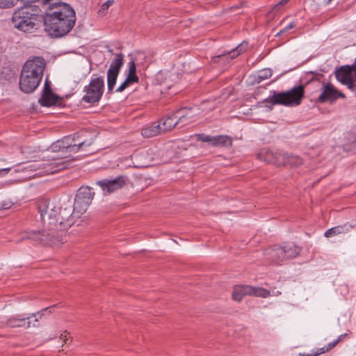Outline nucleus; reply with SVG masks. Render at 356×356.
I'll list each match as a JSON object with an SVG mask.
<instances>
[{"label":"nucleus","mask_w":356,"mask_h":356,"mask_svg":"<svg viewBox=\"0 0 356 356\" xmlns=\"http://www.w3.org/2000/svg\"><path fill=\"white\" fill-rule=\"evenodd\" d=\"M36 203L43 222V229L42 231H32L26 233L22 239H30L50 245L63 243V238L58 232V218H57L60 209L55 203L51 202L46 198H40Z\"/></svg>","instance_id":"nucleus-1"},{"label":"nucleus","mask_w":356,"mask_h":356,"mask_svg":"<svg viewBox=\"0 0 356 356\" xmlns=\"http://www.w3.org/2000/svg\"><path fill=\"white\" fill-rule=\"evenodd\" d=\"M44 9L43 16L45 30L54 38H60L67 34L74 26L76 15L74 9L68 4L50 2Z\"/></svg>","instance_id":"nucleus-2"},{"label":"nucleus","mask_w":356,"mask_h":356,"mask_svg":"<svg viewBox=\"0 0 356 356\" xmlns=\"http://www.w3.org/2000/svg\"><path fill=\"white\" fill-rule=\"evenodd\" d=\"M46 67L45 60L35 56L25 62L20 74L19 86L24 93H31L40 85Z\"/></svg>","instance_id":"nucleus-3"},{"label":"nucleus","mask_w":356,"mask_h":356,"mask_svg":"<svg viewBox=\"0 0 356 356\" xmlns=\"http://www.w3.org/2000/svg\"><path fill=\"white\" fill-rule=\"evenodd\" d=\"M42 13L39 5L29 4L21 7L13 15V26L24 32L36 29L35 21Z\"/></svg>","instance_id":"nucleus-4"},{"label":"nucleus","mask_w":356,"mask_h":356,"mask_svg":"<svg viewBox=\"0 0 356 356\" xmlns=\"http://www.w3.org/2000/svg\"><path fill=\"white\" fill-rule=\"evenodd\" d=\"M305 95V86L299 85L286 92H273V95L265 99L273 105L298 106L300 104Z\"/></svg>","instance_id":"nucleus-5"},{"label":"nucleus","mask_w":356,"mask_h":356,"mask_svg":"<svg viewBox=\"0 0 356 356\" xmlns=\"http://www.w3.org/2000/svg\"><path fill=\"white\" fill-rule=\"evenodd\" d=\"M104 87V81L102 76L92 79L84 88L86 94L82 97V101L90 104L98 102L103 95Z\"/></svg>","instance_id":"nucleus-6"},{"label":"nucleus","mask_w":356,"mask_h":356,"mask_svg":"<svg viewBox=\"0 0 356 356\" xmlns=\"http://www.w3.org/2000/svg\"><path fill=\"white\" fill-rule=\"evenodd\" d=\"M94 195L92 188L89 186L80 187L74 199V212L77 213V215L86 212L93 200Z\"/></svg>","instance_id":"nucleus-7"},{"label":"nucleus","mask_w":356,"mask_h":356,"mask_svg":"<svg viewBox=\"0 0 356 356\" xmlns=\"http://www.w3.org/2000/svg\"><path fill=\"white\" fill-rule=\"evenodd\" d=\"M58 207L60 209L57 216L58 218V228L60 227L58 232L63 236L64 230L73 225L74 218L72 215L76 213L74 212V209L72 210V207L70 203L64 204L63 206H58Z\"/></svg>","instance_id":"nucleus-8"},{"label":"nucleus","mask_w":356,"mask_h":356,"mask_svg":"<svg viewBox=\"0 0 356 356\" xmlns=\"http://www.w3.org/2000/svg\"><path fill=\"white\" fill-rule=\"evenodd\" d=\"M124 56L122 54H117L112 60L107 72L108 90L111 92L115 85L120 70L123 65Z\"/></svg>","instance_id":"nucleus-9"},{"label":"nucleus","mask_w":356,"mask_h":356,"mask_svg":"<svg viewBox=\"0 0 356 356\" xmlns=\"http://www.w3.org/2000/svg\"><path fill=\"white\" fill-rule=\"evenodd\" d=\"M72 143L73 145L72 152L76 153L79 151L89 152L88 149L93 143L94 139L89 137L86 131H81L71 135Z\"/></svg>","instance_id":"nucleus-10"},{"label":"nucleus","mask_w":356,"mask_h":356,"mask_svg":"<svg viewBox=\"0 0 356 356\" xmlns=\"http://www.w3.org/2000/svg\"><path fill=\"white\" fill-rule=\"evenodd\" d=\"M37 314H40V312H38ZM6 325L10 327H36L38 325V318H36V314L33 313L26 317L16 315L10 317L7 320Z\"/></svg>","instance_id":"nucleus-11"},{"label":"nucleus","mask_w":356,"mask_h":356,"mask_svg":"<svg viewBox=\"0 0 356 356\" xmlns=\"http://www.w3.org/2000/svg\"><path fill=\"white\" fill-rule=\"evenodd\" d=\"M127 181L128 179L126 176L119 175L113 179H105L98 181L97 184L101 187L103 191L111 193L121 189L127 184Z\"/></svg>","instance_id":"nucleus-12"},{"label":"nucleus","mask_w":356,"mask_h":356,"mask_svg":"<svg viewBox=\"0 0 356 356\" xmlns=\"http://www.w3.org/2000/svg\"><path fill=\"white\" fill-rule=\"evenodd\" d=\"M353 72H355L356 76V58L353 64L343 65L337 70L335 76L339 82L348 86L355 78L353 76Z\"/></svg>","instance_id":"nucleus-13"},{"label":"nucleus","mask_w":356,"mask_h":356,"mask_svg":"<svg viewBox=\"0 0 356 356\" xmlns=\"http://www.w3.org/2000/svg\"><path fill=\"white\" fill-rule=\"evenodd\" d=\"M39 103L43 106H60L62 104V99L52 92L50 86L46 81L42 95L39 99Z\"/></svg>","instance_id":"nucleus-14"},{"label":"nucleus","mask_w":356,"mask_h":356,"mask_svg":"<svg viewBox=\"0 0 356 356\" xmlns=\"http://www.w3.org/2000/svg\"><path fill=\"white\" fill-rule=\"evenodd\" d=\"M339 97L344 98V94L337 90L331 83H327L323 86V91L318 97V102L319 103L327 102L332 103Z\"/></svg>","instance_id":"nucleus-15"},{"label":"nucleus","mask_w":356,"mask_h":356,"mask_svg":"<svg viewBox=\"0 0 356 356\" xmlns=\"http://www.w3.org/2000/svg\"><path fill=\"white\" fill-rule=\"evenodd\" d=\"M282 246L274 245L268 248L264 251L266 259L274 264H280L285 261Z\"/></svg>","instance_id":"nucleus-16"},{"label":"nucleus","mask_w":356,"mask_h":356,"mask_svg":"<svg viewBox=\"0 0 356 356\" xmlns=\"http://www.w3.org/2000/svg\"><path fill=\"white\" fill-rule=\"evenodd\" d=\"M175 113L181 127L194 121L197 115L191 107L180 108L176 110Z\"/></svg>","instance_id":"nucleus-17"},{"label":"nucleus","mask_w":356,"mask_h":356,"mask_svg":"<svg viewBox=\"0 0 356 356\" xmlns=\"http://www.w3.org/2000/svg\"><path fill=\"white\" fill-rule=\"evenodd\" d=\"M287 154L282 152H272L268 151L266 152V159L268 163L273 165L281 166L286 165Z\"/></svg>","instance_id":"nucleus-18"},{"label":"nucleus","mask_w":356,"mask_h":356,"mask_svg":"<svg viewBox=\"0 0 356 356\" xmlns=\"http://www.w3.org/2000/svg\"><path fill=\"white\" fill-rule=\"evenodd\" d=\"M252 286L249 285H239L234 287L232 298L236 301H241L245 296H251Z\"/></svg>","instance_id":"nucleus-19"},{"label":"nucleus","mask_w":356,"mask_h":356,"mask_svg":"<svg viewBox=\"0 0 356 356\" xmlns=\"http://www.w3.org/2000/svg\"><path fill=\"white\" fill-rule=\"evenodd\" d=\"M162 120L163 122L161 124V129L163 133L172 130L176 125L179 124L177 118H176L175 111L172 115L165 117Z\"/></svg>","instance_id":"nucleus-20"},{"label":"nucleus","mask_w":356,"mask_h":356,"mask_svg":"<svg viewBox=\"0 0 356 356\" xmlns=\"http://www.w3.org/2000/svg\"><path fill=\"white\" fill-rule=\"evenodd\" d=\"M163 133L161 129V124H152L144 127L141 129V134L144 138H151Z\"/></svg>","instance_id":"nucleus-21"},{"label":"nucleus","mask_w":356,"mask_h":356,"mask_svg":"<svg viewBox=\"0 0 356 356\" xmlns=\"http://www.w3.org/2000/svg\"><path fill=\"white\" fill-rule=\"evenodd\" d=\"M232 145V139L226 135H219L213 137L212 146L229 147Z\"/></svg>","instance_id":"nucleus-22"},{"label":"nucleus","mask_w":356,"mask_h":356,"mask_svg":"<svg viewBox=\"0 0 356 356\" xmlns=\"http://www.w3.org/2000/svg\"><path fill=\"white\" fill-rule=\"evenodd\" d=\"M285 260L296 257L300 252L299 248L295 244L285 243L282 246Z\"/></svg>","instance_id":"nucleus-23"},{"label":"nucleus","mask_w":356,"mask_h":356,"mask_svg":"<svg viewBox=\"0 0 356 356\" xmlns=\"http://www.w3.org/2000/svg\"><path fill=\"white\" fill-rule=\"evenodd\" d=\"M71 135L64 137L62 140L57 141L56 147H58L63 152L73 153Z\"/></svg>","instance_id":"nucleus-24"},{"label":"nucleus","mask_w":356,"mask_h":356,"mask_svg":"<svg viewBox=\"0 0 356 356\" xmlns=\"http://www.w3.org/2000/svg\"><path fill=\"white\" fill-rule=\"evenodd\" d=\"M69 161L63 159H55L50 164V170L51 173H54L68 168Z\"/></svg>","instance_id":"nucleus-25"},{"label":"nucleus","mask_w":356,"mask_h":356,"mask_svg":"<svg viewBox=\"0 0 356 356\" xmlns=\"http://www.w3.org/2000/svg\"><path fill=\"white\" fill-rule=\"evenodd\" d=\"M245 51V49L244 48V46H236L234 49L227 51L226 54L218 55V57L227 56L229 58L233 59Z\"/></svg>","instance_id":"nucleus-26"},{"label":"nucleus","mask_w":356,"mask_h":356,"mask_svg":"<svg viewBox=\"0 0 356 356\" xmlns=\"http://www.w3.org/2000/svg\"><path fill=\"white\" fill-rule=\"evenodd\" d=\"M251 296L267 298L270 296V292L264 288L252 286Z\"/></svg>","instance_id":"nucleus-27"},{"label":"nucleus","mask_w":356,"mask_h":356,"mask_svg":"<svg viewBox=\"0 0 356 356\" xmlns=\"http://www.w3.org/2000/svg\"><path fill=\"white\" fill-rule=\"evenodd\" d=\"M347 230L348 229H345L344 226H337V227H332V228L329 229L328 230H327L325 232L324 235L327 238L332 237L335 235L345 233Z\"/></svg>","instance_id":"nucleus-28"},{"label":"nucleus","mask_w":356,"mask_h":356,"mask_svg":"<svg viewBox=\"0 0 356 356\" xmlns=\"http://www.w3.org/2000/svg\"><path fill=\"white\" fill-rule=\"evenodd\" d=\"M286 164L293 166H299L302 164V159L298 156L288 154L286 158Z\"/></svg>","instance_id":"nucleus-29"},{"label":"nucleus","mask_w":356,"mask_h":356,"mask_svg":"<svg viewBox=\"0 0 356 356\" xmlns=\"http://www.w3.org/2000/svg\"><path fill=\"white\" fill-rule=\"evenodd\" d=\"M272 74V71L270 69H264L261 70L257 76L258 82L270 78Z\"/></svg>","instance_id":"nucleus-30"},{"label":"nucleus","mask_w":356,"mask_h":356,"mask_svg":"<svg viewBox=\"0 0 356 356\" xmlns=\"http://www.w3.org/2000/svg\"><path fill=\"white\" fill-rule=\"evenodd\" d=\"M114 3V0H108L102 3L98 11V13L102 15H105L107 13L108 9Z\"/></svg>","instance_id":"nucleus-31"},{"label":"nucleus","mask_w":356,"mask_h":356,"mask_svg":"<svg viewBox=\"0 0 356 356\" xmlns=\"http://www.w3.org/2000/svg\"><path fill=\"white\" fill-rule=\"evenodd\" d=\"M17 0H0V8L6 9L14 6Z\"/></svg>","instance_id":"nucleus-32"},{"label":"nucleus","mask_w":356,"mask_h":356,"mask_svg":"<svg viewBox=\"0 0 356 356\" xmlns=\"http://www.w3.org/2000/svg\"><path fill=\"white\" fill-rule=\"evenodd\" d=\"M213 136H211L206 135L204 134H200L196 135L197 140L209 143L211 145H212V143H213Z\"/></svg>","instance_id":"nucleus-33"},{"label":"nucleus","mask_w":356,"mask_h":356,"mask_svg":"<svg viewBox=\"0 0 356 356\" xmlns=\"http://www.w3.org/2000/svg\"><path fill=\"white\" fill-rule=\"evenodd\" d=\"M26 166H23L21 168H18L17 170H15L16 172H19V171H34L36 170V166L34 163H26Z\"/></svg>","instance_id":"nucleus-34"},{"label":"nucleus","mask_w":356,"mask_h":356,"mask_svg":"<svg viewBox=\"0 0 356 356\" xmlns=\"http://www.w3.org/2000/svg\"><path fill=\"white\" fill-rule=\"evenodd\" d=\"M337 341H334L331 343H329L325 347H323L321 348H320V353L323 354V353H325L329 350H330L331 349H332L333 348H334L337 345Z\"/></svg>","instance_id":"nucleus-35"},{"label":"nucleus","mask_w":356,"mask_h":356,"mask_svg":"<svg viewBox=\"0 0 356 356\" xmlns=\"http://www.w3.org/2000/svg\"><path fill=\"white\" fill-rule=\"evenodd\" d=\"M126 79L128 80L131 84L139 81V78L136 74H128Z\"/></svg>","instance_id":"nucleus-36"},{"label":"nucleus","mask_w":356,"mask_h":356,"mask_svg":"<svg viewBox=\"0 0 356 356\" xmlns=\"http://www.w3.org/2000/svg\"><path fill=\"white\" fill-rule=\"evenodd\" d=\"M126 79L128 80L131 84L139 81V78L136 74H128Z\"/></svg>","instance_id":"nucleus-37"},{"label":"nucleus","mask_w":356,"mask_h":356,"mask_svg":"<svg viewBox=\"0 0 356 356\" xmlns=\"http://www.w3.org/2000/svg\"><path fill=\"white\" fill-rule=\"evenodd\" d=\"M294 27H296V24H295V22H292L288 26H286V27L283 28L278 33H277L276 35H280L286 33L289 30H290L291 29H293Z\"/></svg>","instance_id":"nucleus-38"},{"label":"nucleus","mask_w":356,"mask_h":356,"mask_svg":"<svg viewBox=\"0 0 356 356\" xmlns=\"http://www.w3.org/2000/svg\"><path fill=\"white\" fill-rule=\"evenodd\" d=\"M131 85L129 81L125 79V80L122 82V83L117 88V92H121L124 91L127 87Z\"/></svg>","instance_id":"nucleus-39"},{"label":"nucleus","mask_w":356,"mask_h":356,"mask_svg":"<svg viewBox=\"0 0 356 356\" xmlns=\"http://www.w3.org/2000/svg\"><path fill=\"white\" fill-rule=\"evenodd\" d=\"M128 70H129L128 74H136V67L135 61L134 60H131L128 63Z\"/></svg>","instance_id":"nucleus-40"},{"label":"nucleus","mask_w":356,"mask_h":356,"mask_svg":"<svg viewBox=\"0 0 356 356\" xmlns=\"http://www.w3.org/2000/svg\"><path fill=\"white\" fill-rule=\"evenodd\" d=\"M356 96V76L354 79L347 86Z\"/></svg>","instance_id":"nucleus-41"},{"label":"nucleus","mask_w":356,"mask_h":356,"mask_svg":"<svg viewBox=\"0 0 356 356\" xmlns=\"http://www.w3.org/2000/svg\"><path fill=\"white\" fill-rule=\"evenodd\" d=\"M321 354V353H320V350H318L317 351L312 353H304V354H301L300 355L301 356H318Z\"/></svg>","instance_id":"nucleus-42"},{"label":"nucleus","mask_w":356,"mask_h":356,"mask_svg":"<svg viewBox=\"0 0 356 356\" xmlns=\"http://www.w3.org/2000/svg\"><path fill=\"white\" fill-rule=\"evenodd\" d=\"M282 6H278V3L275 4L271 10V12H278L282 8Z\"/></svg>","instance_id":"nucleus-43"},{"label":"nucleus","mask_w":356,"mask_h":356,"mask_svg":"<svg viewBox=\"0 0 356 356\" xmlns=\"http://www.w3.org/2000/svg\"><path fill=\"white\" fill-rule=\"evenodd\" d=\"M67 332H65L63 334H60V339L61 340H63L65 343H66V341L67 340Z\"/></svg>","instance_id":"nucleus-44"},{"label":"nucleus","mask_w":356,"mask_h":356,"mask_svg":"<svg viewBox=\"0 0 356 356\" xmlns=\"http://www.w3.org/2000/svg\"><path fill=\"white\" fill-rule=\"evenodd\" d=\"M290 0H281L278 2V6H284L285 4H286Z\"/></svg>","instance_id":"nucleus-45"},{"label":"nucleus","mask_w":356,"mask_h":356,"mask_svg":"<svg viewBox=\"0 0 356 356\" xmlns=\"http://www.w3.org/2000/svg\"><path fill=\"white\" fill-rule=\"evenodd\" d=\"M346 335H347L346 334H341V335L338 337V339H336L335 341H337V343H339V342L340 341H341V339H342L344 337H346Z\"/></svg>","instance_id":"nucleus-46"},{"label":"nucleus","mask_w":356,"mask_h":356,"mask_svg":"<svg viewBox=\"0 0 356 356\" xmlns=\"http://www.w3.org/2000/svg\"><path fill=\"white\" fill-rule=\"evenodd\" d=\"M10 168H4V169H1L0 170V172H5L6 173H8L9 171H10Z\"/></svg>","instance_id":"nucleus-47"},{"label":"nucleus","mask_w":356,"mask_h":356,"mask_svg":"<svg viewBox=\"0 0 356 356\" xmlns=\"http://www.w3.org/2000/svg\"><path fill=\"white\" fill-rule=\"evenodd\" d=\"M325 3L327 4L329 3L332 0H324Z\"/></svg>","instance_id":"nucleus-48"},{"label":"nucleus","mask_w":356,"mask_h":356,"mask_svg":"<svg viewBox=\"0 0 356 356\" xmlns=\"http://www.w3.org/2000/svg\"><path fill=\"white\" fill-rule=\"evenodd\" d=\"M49 309V308H45V309H42V310L41 311V312H45V311L48 310Z\"/></svg>","instance_id":"nucleus-49"},{"label":"nucleus","mask_w":356,"mask_h":356,"mask_svg":"<svg viewBox=\"0 0 356 356\" xmlns=\"http://www.w3.org/2000/svg\"><path fill=\"white\" fill-rule=\"evenodd\" d=\"M239 44H241V45L245 44V41H243V42L240 43Z\"/></svg>","instance_id":"nucleus-50"}]
</instances>
